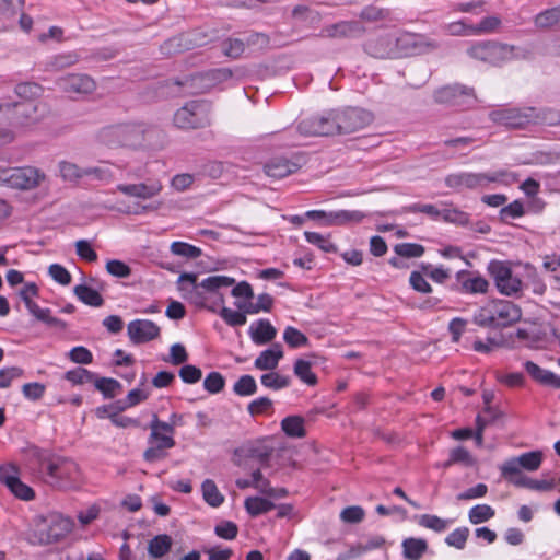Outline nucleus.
<instances>
[{
    "label": "nucleus",
    "instance_id": "f257e3e1",
    "mask_svg": "<svg viewBox=\"0 0 560 560\" xmlns=\"http://www.w3.org/2000/svg\"><path fill=\"white\" fill-rule=\"evenodd\" d=\"M234 282V278L219 275L209 276L201 282H197V275L184 272L178 277L177 288L184 300L198 307H208L210 311L214 312V307L208 306V294L214 296L217 304H223L224 299L219 291L222 288L233 285Z\"/></svg>",
    "mask_w": 560,
    "mask_h": 560
},
{
    "label": "nucleus",
    "instance_id": "f03ea898",
    "mask_svg": "<svg viewBox=\"0 0 560 560\" xmlns=\"http://www.w3.org/2000/svg\"><path fill=\"white\" fill-rule=\"evenodd\" d=\"M155 130L143 122H121L103 127L97 140L109 148L141 149L151 144Z\"/></svg>",
    "mask_w": 560,
    "mask_h": 560
},
{
    "label": "nucleus",
    "instance_id": "7ed1b4c3",
    "mask_svg": "<svg viewBox=\"0 0 560 560\" xmlns=\"http://www.w3.org/2000/svg\"><path fill=\"white\" fill-rule=\"evenodd\" d=\"M37 462L40 478L51 487L71 488L80 477L77 463L70 458L38 451Z\"/></svg>",
    "mask_w": 560,
    "mask_h": 560
},
{
    "label": "nucleus",
    "instance_id": "20e7f679",
    "mask_svg": "<svg viewBox=\"0 0 560 560\" xmlns=\"http://www.w3.org/2000/svg\"><path fill=\"white\" fill-rule=\"evenodd\" d=\"M46 113V105L37 100H22L0 104V128L27 127L36 124Z\"/></svg>",
    "mask_w": 560,
    "mask_h": 560
},
{
    "label": "nucleus",
    "instance_id": "39448f33",
    "mask_svg": "<svg viewBox=\"0 0 560 560\" xmlns=\"http://www.w3.org/2000/svg\"><path fill=\"white\" fill-rule=\"evenodd\" d=\"M522 317L521 308L511 301L495 300L480 307L474 315V322L485 328L509 327Z\"/></svg>",
    "mask_w": 560,
    "mask_h": 560
},
{
    "label": "nucleus",
    "instance_id": "423d86ee",
    "mask_svg": "<svg viewBox=\"0 0 560 560\" xmlns=\"http://www.w3.org/2000/svg\"><path fill=\"white\" fill-rule=\"evenodd\" d=\"M73 527L74 522L71 517L59 512H50L37 517L34 535L39 545L47 546L62 541Z\"/></svg>",
    "mask_w": 560,
    "mask_h": 560
},
{
    "label": "nucleus",
    "instance_id": "0eeeda50",
    "mask_svg": "<svg viewBox=\"0 0 560 560\" xmlns=\"http://www.w3.org/2000/svg\"><path fill=\"white\" fill-rule=\"evenodd\" d=\"M516 180L515 174L505 170L495 171L492 173H468L459 172L450 174L445 177V185L453 189H476L483 188L489 183H503L510 184Z\"/></svg>",
    "mask_w": 560,
    "mask_h": 560
},
{
    "label": "nucleus",
    "instance_id": "6e6552de",
    "mask_svg": "<svg viewBox=\"0 0 560 560\" xmlns=\"http://www.w3.org/2000/svg\"><path fill=\"white\" fill-rule=\"evenodd\" d=\"M517 48L495 42H480L470 46L467 50L471 58L481 60L492 66H500L503 62L510 61L516 58Z\"/></svg>",
    "mask_w": 560,
    "mask_h": 560
},
{
    "label": "nucleus",
    "instance_id": "1a4fd4ad",
    "mask_svg": "<svg viewBox=\"0 0 560 560\" xmlns=\"http://www.w3.org/2000/svg\"><path fill=\"white\" fill-rule=\"evenodd\" d=\"M210 104L206 101H191L177 109L174 114V124L182 129H196L209 126Z\"/></svg>",
    "mask_w": 560,
    "mask_h": 560
},
{
    "label": "nucleus",
    "instance_id": "9d476101",
    "mask_svg": "<svg viewBox=\"0 0 560 560\" xmlns=\"http://www.w3.org/2000/svg\"><path fill=\"white\" fill-rule=\"evenodd\" d=\"M335 135H348L355 132L372 121V115L358 107L331 110Z\"/></svg>",
    "mask_w": 560,
    "mask_h": 560
},
{
    "label": "nucleus",
    "instance_id": "9b49d317",
    "mask_svg": "<svg viewBox=\"0 0 560 560\" xmlns=\"http://www.w3.org/2000/svg\"><path fill=\"white\" fill-rule=\"evenodd\" d=\"M544 454L541 451L522 453L518 456L506 459L499 469L501 477L512 483V479L523 476L521 469L536 471L541 466Z\"/></svg>",
    "mask_w": 560,
    "mask_h": 560
},
{
    "label": "nucleus",
    "instance_id": "f8f14e48",
    "mask_svg": "<svg viewBox=\"0 0 560 560\" xmlns=\"http://www.w3.org/2000/svg\"><path fill=\"white\" fill-rule=\"evenodd\" d=\"M493 121L514 129L526 128L532 124H538L539 113L534 107L500 108L491 113Z\"/></svg>",
    "mask_w": 560,
    "mask_h": 560
},
{
    "label": "nucleus",
    "instance_id": "ddd939ff",
    "mask_svg": "<svg viewBox=\"0 0 560 560\" xmlns=\"http://www.w3.org/2000/svg\"><path fill=\"white\" fill-rule=\"evenodd\" d=\"M487 270L493 278L495 287L501 294L511 296L521 292L522 280L513 275L512 268L508 262L491 260Z\"/></svg>",
    "mask_w": 560,
    "mask_h": 560
},
{
    "label": "nucleus",
    "instance_id": "4468645a",
    "mask_svg": "<svg viewBox=\"0 0 560 560\" xmlns=\"http://www.w3.org/2000/svg\"><path fill=\"white\" fill-rule=\"evenodd\" d=\"M434 101L450 106H468L475 101L474 89L455 83L442 86L434 91Z\"/></svg>",
    "mask_w": 560,
    "mask_h": 560
},
{
    "label": "nucleus",
    "instance_id": "2eb2a0df",
    "mask_svg": "<svg viewBox=\"0 0 560 560\" xmlns=\"http://www.w3.org/2000/svg\"><path fill=\"white\" fill-rule=\"evenodd\" d=\"M303 158L299 154H278L271 156L264 164V172L273 179L284 178L301 168Z\"/></svg>",
    "mask_w": 560,
    "mask_h": 560
},
{
    "label": "nucleus",
    "instance_id": "dca6fc26",
    "mask_svg": "<svg viewBox=\"0 0 560 560\" xmlns=\"http://www.w3.org/2000/svg\"><path fill=\"white\" fill-rule=\"evenodd\" d=\"M0 482L20 500L31 501L35 498V491L21 480L20 469L14 464L0 465Z\"/></svg>",
    "mask_w": 560,
    "mask_h": 560
},
{
    "label": "nucleus",
    "instance_id": "f3484780",
    "mask_svg": "<svg viewBox=\"0 0 560 560\" xmlns=\"http://www.w3.org/2000/svg\"><path fill=\"white\" fill-rule=\"evenodd\" d=\"M45 179V174L33 166L12 167L7 187L30 190L39 186Z\"/></svg>",
    "mask_w": 560,
    "mask_h": 560
},
{
    "label": "nucleus",
    "instance_id": "a211bd4d",
    "mask_svg": "<svg viewBox=\"0 0 560 560\" xmlns=\"http://www.w3.org/2000/svg\"><path fill=\"white\" fill-rule=\"evenodd\" d=\"M298 131L305 137L334 136L335 127H332L331 110L302 119L298 124Z\"/></svg>",
    "mask_w": 560,
    "mask_h": 560
},
{
    "label": "nucleus",
    "instance_id": "6ab92c4d",
    "mask_svg": "<svg viewBox=\"0 0 560 560\" xmlns=\"http://www.w3.org/2000/svg\"><path fill=\"white\" fill-rule=\"evenodd\" d=\"M452 289L462 294H485L488 292V280L477 272L459 270L455 273Z\"/></svg>",
    "mask_w": 560,
    "mask_h": 560
},
{
    "label": "nucleus",
    "instance_id": "aec40b11",
    "mask_svg": "<svg viewBox=\"0 0 560 560\" xmlns=\"http://www.w3.org/2000/svg\"><path fill=\"white\" fill-rule=\"evenodd\" d=\"M160 327L150 319H133L127 325V332L133 345L149 342L160 336Z\"/></svg>",
    "mask_w": 560,
    "mask_h": 560
},
{
    "label": "nucleus",
    "instance_id": "412c9836",
    "mask_svg": "<svg viewBox=\"0 0 560 560\" xmlns=\"http://www.w3.org/2000/svg\"><path fill=\"white\" fill-rule=\"evenodd\" d=\"M395 44L399 56L418 55L424 52L427 48H436L434 42H430L424 36L412 33H406L399 37H395Z\"/></svg>",
    "mask_w": 560,
    "mask_h": 560
},
{
    "label": "nucleus",
    "instance_id": "4be33fe9",
    "mask_svg": "<svg viewBox=\"0 0 560 560\" xmlns=\"http://www.w3.org/2000/svg\"><path fill=\"white\" fill-rule=\"evenodd\" d=\"M395 45V37L386 34L370 38L364 44V50L374 58H396L399 57V51Z\"/></svg>",
    "mask_w": 560,
    "mask_h": 560
},
{
    "label": "nucleus",
    "instance_id": "5701e85b",
    "mask_svg": "<svg viewBox=\"0 0 560 560\" xmlns=\"http://www.w3.org/2000/svg\"><path fill=\"white\" fill-rule=\"evenodd\" d=\"M60 88L67 93L89 94L96 89V83L88 74L72 73L59 80Z\"/></svg>",
    "mask_w": 560,
    "mask_h": 560
},
{
    "label": "nucleus",
    "instance_id": "b1692460",
    "mask_svg": "<svg viewBox=\"0 0 560 560\" xmlns=\"http://www.w3.org/2000/svg\"><path fill=\"white\" fill-rule=\"evenodd\" d=\"M117 190L129 197L150 199L162 190V184L159 180L139 184H119Z\"/></svg>",
    "mask_w": 560,
    "mask_h": 560
},
{
    "label": "nucleus",
    "instance_id": "393cba45",
    "mask_svg": "<svg viewBox=\"0 0 560 560\" xmlns=\"http://www.w3.org/2000/svg\"><path fill=\"white\" fill-rule=\"evenodd\" d=\"M248 334L255 345L262 346L276 338L277 330L268 319L260 318L250 324Z\"/></svg>",
    "mask_w": 560,
    "mask_h": 560
},
{
    "label": "nucleus",
    "instance_id": "a878e982",
    "mask_svg": "<svg viewBox=\"0 0 560 560\" xmlns=\"http://www.w3.org/2000/svg\"><path fill=\"white\" fill-rule=\"evenodd\" d=\"M283 358L282 346L275 342L268 349L262 350L254 361V366L260 371H273Z\"/></svg>",
    "mask_w": 560,
    "mask_h": 560
},
{
    "label": "nucleus",
    "instance_id": "bb28decb",
    "mask_svg": "<svg viewBox=\"0 0 560 560\" xmlns=\"http://www.w3.org/2000/svg\"><path fill=\"white\" fill-rule=\"evenodd\" d=\"M524 369L535 382L552 388H560V376L556 373L540 368L533 361L524 362Z\"/></svg>",
    "mask_w": 560,
    "mask_h": 560
},
{
    "label": "nucleus",
    "instance_id": "cd10ccee",
    "mask_svg": "<svg viewBox=\"0 0 560 560\" xmlns=\"http://www.w3.org/2000/svg\"><path fill=\"white\" fill-rule=\"evenodd\" d=\"M401 547L406 560H420L428 550V542L423 538L408 537L402 540Z\"/></svg>",
    "mask_w": 560,
    "mask_h": 560
},
{
    "label": "nucleus",
    "instance_id": "c85d7f7f",
    "mask_svg": "<svg viewBox=\"0 0 560 560\" xmlns=\"http://www.w3.org/2000/svg\"><path fill=\"white\" fill-rule=\"evenodd\" d=\"M26 308L37 320L43 322L50 327H57L59 329L67 328L65 320L52 316L49 308H43L36 302L27 303Z\"/></svg>",
    "mask_w": 560,
    "mask_h": 560
},
{
    "label": "nucleus",
    "instance_id": "c756f323",
    "mask_svg": "<svg viewBox=\"0 0 560 560\" xmlns=\"http://www.w3.org/2000/svg\"><path fill=\"white\" fill-rule=\"evenodd\" d=\"M365 214L359 210H338L328 212V219L325 221L326 226L341 225L348 222H361Z\"/></svg>",
    "mask_w": 560,
    "mask_h": 560
},
{
    "label": "nucleus",
    "instance_id": "7c9ffc66",
    "mask_svg": "<svg viewBox=\"0 0 560 560\" xmlns=\"http://www.w3.org/2000/svg\"><path fill=\"white\" fill-rule=\"evenodd\" d=\"M281 430L288 438L302 439L306 435L305 421L301 416H288L281 420Z\"/></svg>",
    "mask_w": 560,
    "mask_h": 560
},
{
    "label": "nucleus",
    "instance_id": "2f4dec72",
    "mask_svg": "<svg viewBox=\"0 0 560 560\" xmlns=\"http://www.w3.org/2000/svg\"><path fill=\"white\" fill-rule=\"evenodd\" d=\"M73 293L78 300L85 305L100 307L104 304V299L101 293L86 284L75 285L73 288Z\"/></svg>",
    "mask_w": 560,
    "mask_h": 560
},
{
    "label": "nucleus",
    "instance_id": "473e14b6",
    "mask_svg": "<svg viewBox=\"0 0 560 560\" xmlns=\"http://www.w3.org/2000/svg\"><path fill=\"white\" fill-rule=\"evenodd\" d=\"M173 540L167 534L154 536L148 542V553L152 558H162L170 552Z\"/></svg>",
    "mask_w": 560,
    "mask_h": 560
},
{
    "label": "nucleus",
    "instance_id": "72a5a7b5",
    "mask_svg": "<svg viewBox=\"0 0 560 560\" xmlns=\"http://www.w3.org/2000/svg\"><path fill=\"white\" fill-rule=\"evenodd\" d=\"M512 483L515 487L526 488V489H530V490H535V491H540V492L550 491V490L555 489V487H556L555 479L537 480V479H533V478L527 477V476H520L516 479H512Z\"/></svg>",
    "mask_w": 560,
    "mask_h": 560
},
{
    "label": "nucleus",
    "instance_id": "f704fd0d",
    "mask_svg": "<svg viewBox=\"0 0 560 560\" xmlns=\"http://www.w3.org/2000/svg\"><path fill=\"white\" fill-rule=\"evenodd\" d=\"M244 508L252 517H257L276 508L275 503L261 497H248L245 499Z\"/></svg>",
    "mask_w": 560,
    "mask_h": 560
},
{
    "label": "nucleus",
    "instance_id": "c9c22d12",
    "mask_svg": "<svg viewBox=\"0 0 560 560\" xmlns=\"http://www.w3.org/2000/svg\"><path fill=\"white\" fill-rule=\"evenodd\" d=\"M358 30L355 22L341 21L331 25H327L322 30V35L330 38H341L350 36Z\"/></svg>",
    "mask_w": 560,
    "mask_h": 560
},
{
    "label": "nucleus",
    "instance_id": "e433bc0d",
    "mask_svg": "<svg viewBox=\"0 0 560 560\" xmlns=\"http://www.w3.org/2000/svg\"><path fill=\"white\" fill-rule=\"evenodd\" d=\"M294 375L304 384L315 386L318 382L317 376L312 371V363L304 359L295 360L293 364Z\"/></svg>",
    "mask_w": 560,
    "mask_h": 560
},
{
    "label": "nucleus",
    "instance_id": "4c0bfd02",
    "mask_svg": "<svg viewBox=\"0 0 560 560\" xmlns=\"http://www.w3.org/2000/svg\"><path fill=\"white\" fill-rule=\"evenodd\" d=\"M419 526L431 529L435 533H443L448 527L451 521L442 518L434 514H422L416 516Z\"/></svg>",
    "mask_w": 560,
    "mask_h": 560
},
{
    "label": "nucleus",
    "instance_id": "58836bf2",
    "mask_svg": "<svg viewBox=\"0 0 560 560\" xmlns=\"http://www.w3.org/2000/svg\"><path fill=\"white\" fill-rule=\"evenodd\" d=\"M260 383L266 388L280 390L290 386L291 377L270 371L269 373H265L260 376Z\"/></svg>",
    "mask_w": 560,
    "mask_h": 560
},
{
    "label": "nucleus",
    "instance_id": "ea45409f",
    "mask_svg": "<svg viewBox=\"0 0 560 560\" xmlns=\"http://www.w3.org/2000/svg\"><path fill=\"white\" fill-rule=\"evenodd\" d=\"M203 500L212 508L220 506L224 497L220 493L215 482L211 479H206L201 485Z\"/></svg>",
    "mask_w": 560,
    "mask_h": 560
},
{
    "label": "nucleus",
    "instance_id": "a19ab883",
    "mask_svg": "<svg viewBox=\"0 0 560 560\" xmlns=\"http://www.w3.org/2000/svg\"><path fill=\"white\" fill-rule=\"evenodd\" d=\"M245 456L258 462L260 465H267L271 458L273 448L265 444H254L244 450Z\"/></svg>",
    "mask_w": 560,
    "mask_h": 560
},
{
    "label": "nucleus",
    "instance_id": "79ce46f5",
    "mask_svg": "<svg viewBox=\"0 0 560 560\" xmlns=\"http://www.w3.org/2000/svg\"><path fill=\"white\" fill-rule=\"evenodd\" d=\"M495 511L489 504H476L468 512V520L471 524L477 525L488 522L494 517Z\"/></svg>",
    "mask_w": 560,
    "mask_h": 560
},
{
    "label": "nucleus",
    "instance_id": "37998d69",
    "mask_svg": "<svg viewBox=\"0 0 560 560\" xmlns=\"http://www.w3.org/2000/svg\"><path fill=\"white\" fill-rule=\"evenodd\" d=\"M257 389V383L249 374L242 375L233 385V392L241 397L252 396Z\"/></svg>",
    "mask_w": 560,
    "mask_h": 560
},
{
    "label": "nucleus",
    "instance_id": "c03bdc74",
    "mask_svg": "<svg viewBox=\"0 0 560 560\" xmlns=\"http://www.w3.org/2000/svg\"><path fill=\"white\" fill-rule=\"evenodd\" d=\"M273 304V299L268 293H261L257 296V301L255 303L249 302L244 305H237L240 308H243L245 313L248 314H257L260 311L269 312Z\"/></svg>",
    "mask_w": 560,
    "mask_h": 560
},
{
    "label": "nucleus",
    "instance_id": "a18cd8bd",
    "mask_svg": "<svg viewBox=\"0 0 560 560\" xmlns=\"http://www.w3.org/2000/svg\"><path fill=\"white\" fill-rule=\"evenodd\" d=\"M560 22V5L547 9L535 16V25L539 28L551 27Z\"/></svg>",
    "mask_w": 560,
    "mask_h": 560
},
{
    "label": "nucleus",
    "instance_id": "49530a36",
    "mask_svg": "<svg viewBox=\"0 0 560 560\" xmlns=\"http://www.w3.org/2000/svg\"><path fill=\"white\" fill-rule=\"evenodd\" d=\"M283 340L293 349L305 347L308 345V338L305 334L293 326H287L283 331Z\"/></svg>",
    "mask_w": 560,
    "mask_h": 560
},
{
    "label": "nucleus",
    "instance_id": "de8ad7c7",
    "mask_svg": "<svg viewBox=\"0 0 560 560\" xmlns=\"http://www.w3.org/2000/svg\"><path fill=\"white\" fill-rule=\"evenodd\" d=\"M94 386L106 399L114 398L116 392L121 388V384L117 380L110 377L94 378Z\"/></svg>",
    "mask_w": 560,
    "mask_h": 560
},
{
    "label": "nucleus",
    "instance_id": "09e8293b",
    "mask_svg": "<svg viewBox=\"0 0 560 560\" xmlns=\"http://www.w3.org/2000/svg\"><path fill=\"white\" fill-rule=\"evenodd\" d=\"M172 254L185 258H198L202 255V250L189 243L175 241L171 244Z\"/></svg>",
    "mask_w": 560,
    "mask_h": 560
},
{
    "label": "nucleus",
    "instance_id": "8fccbe9b",
    "mask_svg": "<svg viewBox=\"0 0 560 560\" xmlns=\"http://www.w3.org/2000/svg\"><path fill=\"white\" fill-rule=\"evenodd\" d=\"M424 250V246L417 243H399L394 246L395 254L404 258H419Z\"/></svg>",
    "mask_w": 560,
    "mask_h": 560
},
{
    "label": "nucleus",
    "instance_id": "3c124183",
    "mask_svg": "<svg viewBox=\"0 0 560 560\" xmlns=\"http://www.w3.org/2000/svg\"><path fill=\"white\" fill-rule=\"evenodd\" d=\"M95 374L84 368H75L65 373V380L73 385H83L94 382Z\"/></svg>",
    "mask_w": 560,
    "mask_h": 560
},
{
    "label": "nucleus",
    "instance_id": "603ef678",
    "mask_svg": "<svg viewBox=\"0 0 560 560\" xmlns=\"http://www.w3.org/2000/svg\"><path fill=\"white\" fill-rule=\"evenodd\" d=\"M443 31L451 36H474V24L458 20L443 25Z\"/></svg>",
    "mask_w": 560,
    "mask_h": 560
},
{
    "label": "nucleus",
    "instance_id": "864d4df0",
    "mask_svg": "<svg viewBox=\"0 0 560 560\" xmlns=\"http://www.w3.org/2000/svg\"><path fill=\"white\" fill-rule=\"evenodd\" d=\"M468 536H469L468 527H465V526L458 527V528L454 529L453 532H451L445 537V544L450 547H454L458 550H462L466 546Z\"/></svg>",
    "mask_w": 560,
    "mask_h": 560
},
{
    "label": "nucleus",
    "instance_id": "5fc2aeb1",
    "mask_svg": "<svg viewBox=\"0 0 560 560\" xmlns=\"http://www.w3.org/2000/svg\"><path fill=\"white\" fill-rule=\"evenodd\" d=\"M43 92L39 84L34 82H24L15 86L16 95L22 100H37Z\"/></svg>",
    "mask_w": 560,
    "mask_h": 560
},
{
    "label": "nucleus",
    "instance_id": "6e6d98bb",
    "mask_svg": "<svg viewBox=\"0 0 560 560\" xmlns=\"http://www.w3.org/2000/svg\"><path fill=\"white\" fill-rule=\"evenodd\" d=\"M500 25V18L495 15L486 16L478 24H474V36L494 33Z\"/></svg>",
    "mask_w": 560,
    "mask_h": 560
},
{
    "label": "nucleus",
    "instance_id": "4d7b16f0",
    "mask_svg": "<svg viewBox=\"0 0 560 560\" xmlns=\"http://www.w3.org/2000/svg\"><path fill=\"white\" fill-rule=\"evenodd\" d=\"M60 176L67 182H78L84 176V168H80L77 164L61 161L59 163Z\"/></svg>",
    "mask_w": 560,
    "mask_h": 560
},
{
    "label": "nucleus",
    "instance_id": "13d9d810",
    "mask_svg": "<svg viewBox=\"0 0 560 560\" xmlns=\"http://www.w3.org/2000/svg\"><path fill=\"white\" fill-rule=\"evenodd\" d=\"M305 240L312 244L320 248L325 253H335L336 245L329 241L326 236L317 233V232H304Z\"/></svg>",
    "mask_w": 560,
    "mask_h": 560
},
{
    "label": "nucleus",
    "instance_id": "bf43d9fd",
    "mask_svg": "<svg viewBox=\"0 0 560 560\" xmlns=\"http://www.w3.org/2000/svg\"><path fill=\"white\" fill-rule=\"evenodd\" d=\"M401 212H409V213H424L433 218L434 220L442 218V209L440 210L434 205L431 203H411L408 206H405L401 209Z\"/></svg>",
    "mask_w": 560,
    "mask_h": 560
},
{
    "label": "nucleus",
    "instance_id": "052dcab7",
    "mask_svg": "<svg viewBox=\"0 0 560 560\" xmlns=\"http://www.w3.org/2000/svg\"><path fill=\"white\" fill-rule=\"evenodd\" d=\"M220 317L232 327H238L243 326L246 323V315L245 312H238L234 311L230 307L222 306V308L219 312Z\"/></svg>",
    "mask_w": 560,
    "mask_h": 560
},
{
    "label": "nucleus",
    "instance_id": "680f3d73",
    "mask_svg": "<svg viewBox=\"0 0 560 560\" xmlns=\"http://www.w3.org/2000/svg\"><path fill=\"white\" fill-rule=\"evenodd\" d=\"M442 219L445 222L454 223L457 225H467L469 222V214L457 209V208H443L442 209Z\"/></svg>",
    "mask_w": 560,
    "mask_h": 560
},
{
    "label": "nucleus",
    "instance_id": "e2e57ef3",
    "mask_svg": "<svg viewBox=\"0 0 560 560\" xmlns=\"http://www.w3.org/2000/svg\"><path fill=\"white\" fill-rule=\"evenodd\" d=\"M223 54L230 58L236 59L242 56L245 50V42L240 38H226L222 43Z\"/></svg>",
    "mask_w": 560,
    "mask_h": 560
},
{
    "label": "nucleus",
    "instance_id": "0e129e2a",
    "mask_svg": "<svg viewBox=\"0 0 560 560\" xmlns=\"http://www.w3.org/2000/svg\"><path fill=\"white\" fill-rule=\"evenodd\" d=\"M273 401L266 396L258 397L252 400L247 406V411L252 417L267 413L272 410Z\"/></svg>",
    "mask_w": 560,
    "mask_h": 560
},
{
    "label": "nucleus",
    "instance_id": "69168bd1",
    "mask_svg": "<svg viewBox=\"0 0 560 560\" xmlns=\"http://www.w3.org/2000/svg\"><path fill=\"white\" fill-rule=\"evenodd\" d=\"M224 386L225 380L223 375L215 371L210 372L203 380V388L209 394H218L224 388Z\"/></svg>",
    "mask_w": 560,
    "mask_h": 560
},
{
    "label": "nucleus",
    "instance_id": "338daca9",
    "mask_svg": "<svg viewBox=\"0 0 560 560\" xmlns=\"http://www.w3.org/2000/svg\"><path fill=\"white\" fill-rule=\"evenodd\" d=\"M450 453L451 462H455V464H462L465 467H474L477 463L471 453L463 446H457L451 450Z\"/></svg>",
    "mask_w": 560,
    "mask_h": 560
},
{
    "label": "nucleus",
    "instance_id": "774afa93",
    "mask_svg": "<svg viewBox=\"0 0 560 560\" xmlns=\"http://www.w3.org/2000/svg\"><path fill=\"white\" fill-rule=\"evenodd\" d=\"M389 16V10L376 5H366L362 9L360 18L368 22H377L386 20Z\"/></svg>",
    "mask_w": 560,
    "mask_h": 560
}]
</instances>
